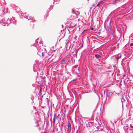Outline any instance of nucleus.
Instances as JSON below:
<instances>
[{
	"instance_id": "f257e3e1",
	"label": "nucleus",
	"mask_w": 133,
	"mask_h": 133,
	"mask_svg": "<svg viewBox=\"0 0 133 133\" xmlns=\"http://www.w3.org/2000/svg\"><path fill=\"white\" fill-rule=\"evenodd\" d=\"M68 128L67 130V131L69 132H70L71 130V124L69 122L68 124Z\"/></svg>"
},
{
	"instance_id": "f03ea898",
	"label": "nucleus",
	"mask_w": 133,
	"mask_h": 133,
	"mask_svg": "<svg viewBox=\"0 0 133 133\" xmlns=\"http://www.w3.org/2000/svg\"><path fill=\"white\" fill-rule=\"evenodd\" d=\"M95 57L97 58H99L101 56L98 55L97 54L95 55Z\"/></svg>"
},
{
	"instance_id": "7ed1b4c3",
	"label": "nucleus",
	"mask_w": 133,
	"mask_h": 133,
	"mask_svg": "<svg viewBox=\"0 0 133 133\" xmlns=\"http://www.w3.org/2000/svg\"><path fill=\"white\" fill-rule=\"evenodd\" d=\"M53 120L54 121L53 123H55V117H54V118L53 119Z\"/></svg>"
},
{
	"instance_id": "20e7f679",
	"label": "nucleus",
	"mask_w": 133,
	"mask_h": 133,
	"mask_svg": "<svg viewBox=\"0 0 133 133\" xmlns=\"http://www.w3.org/2000/svg\"><path fill=\"white\" fill-rule=\"evenodd\" d=\"M97 6L98 7H99V4H98L97 5Z\"/></svg>"
},
{
	"instance_id": "39448f33",
	"label": "nucleus",
	"mask_w": 133,
	"mask_h": 133,
	"mask_svg": "<svg viewBox=\"0 0 133 133\" xmlns=\"http://www.w3.org/2000/svg\"><path fill=\"white\" fill-rule=\"evenodd\" d=\"M130 45H131V46H133V43H131V44Z\"/></svg>"
},
{
	"instance_id": "423d86ee",
	"label": "nucleus",
	"mask_w": 133,
	"mask_h": 133,
	"mask_svg": "<svg viewBox=\"0 0 133 133\" xmlns=\"http://www.w3.org/2000/svg\"><path fill=\"white\" fill-rule=\"evenodd\" d=\"M93 28H91V30H93Z\"/></svg>"
}]
</instances>
